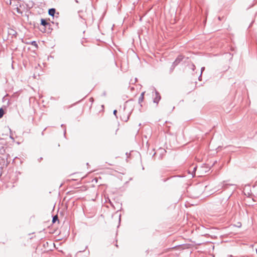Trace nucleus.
<instances>
[{
	"mask_svg": "<svg viewBox=\"0 0 257 257\" xmlns=\"http://www.w3.org/2000/svg\"><path fill=\"white\" fill-rule=\"evenodd\" d=\"M144 94H145V92H143L141 93V96H140L139 97V102L140 103H141L143 100H144Z\"/></svg>",
	"mask_w": 257,
	"mask_h": 257,
	"instance_id": "nucleus-3",
	"label": "nucleus"
},
{
	"mask_svg": "<svg viewBox=\"0 0 257 257\" xmlns=\"http://www.w3.org/2000/svg\"><path fill=\"white\" fill-rule=\"evenodd\" d=\"M196 168L197 167H195L194 168H193V171H195L196 170Z\"/></svg>",
	"mask_w": 257,
	"mask_h": 257,
	"instance_id": "nucleus-18",
	"label": "nucleus"
},
{
	"mask_svg": "<svg viewBox=\"0 0 257 257\" xmlns=\"http://www.w3.org/2000/svg\"><path fill=\"white\" fill-rule=\"evenodd\" d=\"M81 254H82L81 251H79V252H77L76 254V257H81Z\"/></svg>",
	"mask_w": 257,
	"mask_h": 257,
	"instance_id": "nucleus-11",
	"label": "nucleus"
},
{
	"mask_svg": "<svg viewBox=\"0 0 257 257\" xmlns=\"http://www.w3.org/2000/svg\"><path fill=\"white\" fill-rule=\"evenodd\" d=\"M41 31H42V32H45V30H42V29H41Z\"/></svg>",
	"mask_w": 257,
	"mask_h": 257,
	"instance_id": "nucleus-21",
	"label": "nucleus"
},
{
	"mask_svg": "<svg viewBox=\"0 0 257 257\" xmlns=\"http://www.w3.org/2000/svg\"><path fill=\"white\" fill-rule=\"evenodd\" d=\"M75 1H76V3H78V1L77 0H75Z\"/></svg>",
	"mask_w": 257,
	"mask_h": 257,
	"instance_id": "nucleus-22",
	"label": "nucleus"
},
{
	"mask_svg": "<svg viewBox=\"0 0 257 257\" xmlns=\"http://www.w3.org/2000/svg\"><path fill=\"white\" fill-rule=\"evenodd\" d=\"M4 114V111L3 108H0V118L3 117Z\"/></svg>",
	"mask_w": 257,
	"mask_h": 257,
	"instance_id": "nucleus-8",
	"label": "nucleus"
},
{
	"mask_svg": "<svg viewBox=\"0 0 257 257\" xmlns=\"http://www.w3.org/2000/svg\"><path fill=\"white\" fill-rule=\"evenodd\" d=\"M119 221H120V215H119Z\"/></svg>",
	"mask_w": 257,
	"mask_h": 257,
	"instance_id": "nucleus-20",
	"label": "nucleus"
},
{
	"mask_svg": "<svg viewBox=\"0 0 257 257\" xmlns=\"http://www.w3.org/2000/svg\"><path fill=\"white\" fill-rule=\"evenodd\" d=\"M183 59V57L182 56H179L175 60V61L173 63L174 65L177 66Z\"/></svg>",
	"mask_w": 257,
	"mask_h": 257,
	"instance_id": "nucleus-2",
	"label": "nucleus"
},
{
	"mask_svg": "<svg viewBox=\"0 0 257 257\" xmlns=\"http://www.w3.org/2000/svg\"><path fill=\"white\" fill-rule=\"evenodd\" d=\"M176 66L175 65H174V64H172L171 67L170 68V73H171L173 71V70Z\"/></svg>",
	"mask_w": 257,
	"mask_h": 257,
	"instance_id": "nucleus-7",
	"label": "nucleus"
},
{
	"mask_svg": "<svg viewBox=\"0 0 257 257\" xmlns=\"http://www.w3.org/2000/svg\"><path fill=\"white\" fill-rule=\"evenodd\" d=\"M113 113L116 116V117L117 118V116L116 115L117 110H114Z\"/></svg>",
	"mask_w": 257,
	"mask_h": 257,
	"instance_id": "nucleus-13",
	"label": "nucleus"
},
{
	"mask_svg": "<svg viewBox=\"0 0 257 257\" xmlns=\"http://www.w3.org/2000/svg\"><path fill=\"white\" fill-rule=\"evenodd\" d=\"M41 24L42 25H43L44 26H46L47 25H49V24L48 22H47V21L44 19H41Z\"/></svg>",
	"mask_w": 257,
	"mask_h": 257,
	"instance_id": "nucleus-4",
	"label": "nucleus"
},
{
	"mask_svg": "<svg viewBox=\"0 0 257 257\" xmlns=\"http://www.w3.org/2000/svg\"><path fill=\"white\" fill-rule=\"evenodd\" d=\"M55 13V10L54 9H51L49 10V14L51 16H53Z\"/></svg>",
	"mask_w": 257,
	"mask_h": 257,
	"instance_id": "nucleus-5",
	"label": "nucleus"
},
{
	"mask_svg": "<svg viewBox=\"0 0 257 257\" xmlns=\"http://www.w3.org/2000/svg\"><path fill=\"white\" fill-rule=\"evenodd\" d=\"M17 12H18V13H21V12H20V9H19L17 8Z\"/></svg>",
	"mask_w": 257,
	"mask_h": 257,
	"instance_id": "nucleus-17",
	"label": "nucleus"
},
{
	"mask_svg": "<svg viewBox=\"0 0 257 257\" xmlns=\"http://www.w3.org/2000/svg\"><path fill=\"white\" fill-rule=\"evenodd\" d=\"M131 102L129 101H127L125 102L124 105V108H123L124 110H125L127 107L128 106L130 105H131Z\"/></svg>",
	"mask_w": 257,
	"mask_h": 257,
	"instance_id": "nucleus-6",
	"label": "nucleus"
},
{
	"mask_svg": "<svg viewBox=\"0 0 257 257\" xmlns=\"http://www.w3.org/2000/svg\"><path fill=\"white\" fill-rule=\"evenodd\" d=\"M202 74H200L199 77V80H200V78L201 77Z\"/></svg>",
	"mask_w": 257,
	"mask_h": 257,
	"instance_id": "nucleus-19",
	"label": "nucleus"
},
{
	"mask_svg": "<svg viewBox=\"0 0 257 257\" xmlns=\"http://www.w3.org/2000/svg\"><path fill=\"white\" fill-rule=\"evenodd\" d=\"M195 68V66L194 65V64H192V69L193 70V71L194 70Z\"/></svg>",
	"mask_w": 257,
	"mask_h": 257,
	"instance_id": "nucleus-15",
	"label": "nucleus"
},
{
	"mask_svg": "<svg viewBox=\"0 0 257 257\" xmlns=\"http://www.w3.org/2000/svg\"><path fill=\"white\" fill-rule=\"evenodd\" d=\"M205 70V67H203L201 68V74L202 73L203 71Z\"/></svg>",
	"mask_w": 257,
	"mask_h": 257,
	"instance_id": "nucleus-16",
	"label": "nucleus"
},
{
	"mask_svg": "<svg viewBox=\"0 0 257 257\" xmlns=\"http://www.w3.org/2000/svg\"><path fill=\"white\" fill-rule=\"evenodd\" d=\"M31 44L34 46H35L36 48H38V45H37V43L36 41H32L31 43Z\"/></svg>",
	"mask_w": 257,
	"mask_h": 257,
	"instance_id": "nucleus-9",
	"label": "nucleus"
},
{
	"mask_svg": "<svg viewBox=\"0 0 257 257\" xmlns=\"http://www.w3.org/2000/svg\"><path fill=\"white\" fill-rule=\"evenodd\" d=\"M224 202V204L223 205V206H225L226 205V202H227V200H222V202Z\"/></svg>",
	"mask_w": 257,
	"mask_h": 257,
	"instance_id": "nucleus-14",
	"label": "nucleus"
},
{
	"mask_svg": "<svg viewBox=\"0 0 257 257\" xmlns=\"http://www.w3.org/2000/svg\"><path fill=\"white\" fill-rule=\"evenodd\" d=\"M121 117V119L123 120H124V121H127L129 118V116H128L127 117L125 118L124 119L122 118L121 117V116L120 117Z\"/></svg>",
	"mask_w": 257,
	"mask_h": 257,
	"instance_id": "nucleus-12",
	"label": "nucleus"
},
{
	"mask_svg": "<svg viewBox=\"0 0 257 257\" xmlns=\"http://www.w3.org/2000/svg\"><path fill=\"white\" fill-rule=\"evenodd\" d=\"M56 220H58V217L57 215L55 216L53 218V220H52V222L53 223L55 222L56 221Z\"/></svg>",
	"mask_w": 257,
	"mask_h": 257,
	"instance_id": "nucleus-10",
	"label": "nucleus"
},
{
	"mask_svg": "<svg viewBox=\"0 0 257 257\" xmlns=\"http://www.w3.org/2000/svg\"><path fill=\"white\" fill-rule=\"evenodd\" d=\"M153 91H155L156 95L155 97L154 98L153 102L154 103L158 104L161 99V96L160 95V93L156 90L155 88H153ZM153 92L154 91H153Z\"/></svg>",
	"mask_w": 257,
	"mask_h": 257,
	"instance_id": "nucleus-1",
	"label": "nucleus"
}]
</instances>
